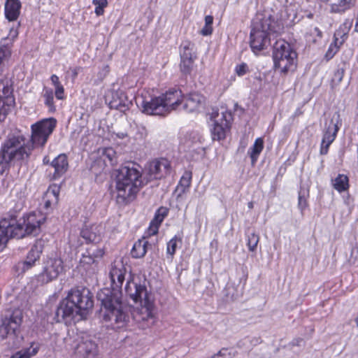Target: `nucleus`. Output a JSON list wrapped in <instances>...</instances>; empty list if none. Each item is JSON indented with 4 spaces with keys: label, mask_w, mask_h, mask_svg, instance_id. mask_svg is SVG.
Returning <instances> with one entry per match:
<instances>
[{
    "label": "nucleus",
    "mask_w": 358,
    "mask_h": 358,
    "mask_svg": "<svg viewBox=\"0 0 358 358\" xmlns=\"http://www.w3.org/2000/svg\"><path fill=\"white\" fill-rule=\"evenodd\" d=\"M94 306L93 296L87 288L72 289L58 306L55 320L57 322H69L76 315L84 317Z\"/></svg>",
    "instance_id": "nucleus-1"
},
{
    "label": "nucleus",
    "mask_w": 358,
    "mask_h": 358,
    "mask_svg": "<svg viewBox=\"0 0 358 358\" xmlns=\"http://www.w3.org/2000/svg\"><path fill=\"white\" fill-rule=\"evenodd\" d=\"M124 290L134 302H140L141 304V307L138 308L133 314L134 319L137 322H142L141 326L142 328L151 327L155 323L154 304L145 285H141L133 278L127 280Z\"/></svg>",
    "instance_id": "nucleus-2"
},
{
    "label": "nucleus",
    "mask_w": 358,
    "mask_h": 358,
    "mask_svg": "<svg viewBox=\"0 0 358 358\" xmlns=\"http://www.w3.org/2000/svg\"><path fill=\"white\" fill-rule=\"evenodd\" d=\"M135 164H128L116 170L115 181L117 198L124 202L132 201L140 188L145 185L144 178Z\"/></svg>",
    "instance_id": "nucleus-3"
},
{
    "label": "nucleus",
    "mask_w": 358,
    "mask_h": 358,
    "mask_svg": "<svg viewBox=\"0 0 358 358\" xmlns=\"http://www.w3.org/2000/svg\"><path fill=\"white\" fill-rule=\"evenodd\" d=\"M32 150V146L26 145L22 136H13L6 140L0 150V173L8 169L15 161L27 159Z\"/></svg>",
    "instance_id": "nucleus-4"
},
{
    "label": "nucleus",
    "mask_w": 358,
    "mask_h": 358,
    "mask_svg": "<svg viewBox=\"0 0 358 358\" xmlns=\"http://www.w3.org/2000/svg\"><path fill=\"white\" fill-rule=\"evenodd\" d=\"M278 31V27L271 15L259 17L257 16L252 22L250 32V47L254 52L264 49L269 43L271 33Z\"/></svg>",
    "instance_id": "nucleus-5"
},
{
    "label": "nucleus",
    "mask_w": 358,
    "mask_h": 358,
    "mask_svg": "<svg viewBox=\"0 0 358 358\" xmlns=\"http://www.w3.org/2000/svg\"><path fill=\"white\" fill-rule=\"evenodd\" d=\"M7 215L9 221H14L10 223L13 231V236L15 238H22L26 235H37L41 231V225L45 221V217L40 212H33L24 216L21 220L17 219L15 212H10Z\"/></svg>",
    "instance_id": "nucleus-6"
},
{
    "label": "nucleus",
    "mask_w": 358,
    "mask_h": 358,
    "mask_svg": "<svg viewBox=\"0 0 358 358\" xmlns=\"http://www.w3.org/2000/svg\"><path fill=\"white\" fill-rule=\"evenodd\" d=\"M274 67L286 74L293 71L296 66L297 54L292 45L285 40H278L273 50Z\"/></svg>",
    "instance_id": "nucleus-7"
},
{
    "label": "nucleus",
    "mask_w": 358,
    "mask_h": 358,
    "mask_svg": "<svg viewBox=\"0 0 358 358\" xmlns=\"http://www.w3.org/2000/svg\"><path fill=\"white\" fill-rule=\"evenodd\" d=\"M97 299L101 302V313L105 320L115 323L125 321L126 315L122 310L121 301L112 291L108 289L101 290L97 294Z\"/></svg>",
    "instance_id": "nucleus-8"
},
{
    "label": "nucleus",
    "mask_w": 358,
    "mask_h": 358,
    "mask_svg": "<svg viewBox=\"0 0 358 358\" xmlns=\"http://www.w3.org/2000/svg\"><path fill=\"white\" fill-rule=\"evenodd\" d=\"M55 118L44 119L31 126L33 146H43L56 127Z\"/></svg>",
    "instance_id": "nucleus-9"
},
{
    "label": "nucleus",
    "mask_w": 358,
    "mask_h": 358,
    "mask_svg": "<svg viewBox=\"0 0 358 358\" xmlns=\"http://www.w3.org/2000/svg\"><path fill=\"white\" fill-rule=\"evenodd\" d=\"M64 266L62 259L58 257L48 258L43 262V269L36 278L41 285L47 284L57 278L63 271Z\"/></svg>",
    "instance_id": "nucleus-10"
},
{
    "label": "nucleus",
    "mask_w": 358,
    "mask_h": 358,
    "mask_svg": "<svg viewBox=\"0 0 358 358\" xmlns=\"http://www.w3.org/2000/svg\"><path fill=\"white\" fill-rule=\"evenodd\" d=\"M210 118L214 122L212 130L213 139L220 141L225 138L226 132L229 129L232 120L231 113L227 110L223 111L220 114L217 111H213Z\"/></svg>",
    "instance_id": "nucleus-11"
},
{
    "label": "nucleus",
    "mask_w": 358,
    "mask_h": 358,
    "mask_svg": "<svg viewBox=\"0 0 358 358\" xmlns=\"http://www.w3.org/2000/svg\"><path fill=\"white\" fill-rule=\"evenodd\" d=\"M23 320L22 309L15 308L2 321L0 331L6 336H17L20 334V326Z\"/></svg>",
    "instance_id": "nucleus-12"
},
{
    "label": "nucleus",
    "mask_w": 358,
    "mask_h": 358,
    "mask_svg": "<svg viewBox=\"0 0 358 358\" xmlns=\"http://www.w3.org/2000/svg\"><path fill=\"white\" fill-rule=\"evenodd\" d=\"M169 162L165 159L151 162L148 166L146 176L144 177L145 184L152 180L161 179L169 173Z\"/></svg>",
    "instance_id": "nucleus-13"
},
{
    "label": "nucleus",
    "mask_w": 358,
    "mask_h": 358,
    "mask_svg": "<svg viewBox=\"0 0 358 358\" xmlns=\"http://www.w3.org/2000/svg\"><path fill=\"white\" fill-rule=\"evenodd\" d=\"M339 115L333 116L329 125L326 129L321 143L320 155H327L330 145L334 142L339 129L338 126Z\"/></svg>",
    "instance_id": "nucleus-14"
},
{
    "label": "nucleus",
    "mask_w": 358,
    "mask_h": 358,
    "mask_svg": "<svg viewBox=\"0 0 358 358\" xmlns=\"http://www.w3.org/2000/svg\"><path fill=\"white\" fill-rule=\"evenodd\" d=\"M163 103L159 96H155L151 98L150 101L143 99L140 106L143 113L150 115L164 116L168 114V112Z\"/></svg>",
    "instance_id": "nucleus-15"
},
{
    "label": "nucleus",
    "mask_w": 358,
    "mask_h": 358,
    "mask_svg": "<svg viewBox=\"0 0 358 358\" xmlns=\"http://www.w3.org/2000/svg\"><path fill=\"white\" fill-rule=\"evenodd\" d=\"M11 89L5 81L0 83V121L6 117L15 103L14 98L11 96Z\"/></svg>",
    "instance_id": "nucleus-16"
},
{
    "label": "nucleus",
    "mask_w": 358,
    "mask_h": 358,
    "mask_svg": "<svg viewBox=\"0 0 358 358\" xmlns=\"http://www.w3.org/2000/svg\"><path fill=\"white\" fill-rule=\"evenodd\" d=\"M74 358H99L97 344L91 340L79 342L74 348Z\"/></svg>",
    "instance_id": "nucleus-17"
},
{
    "label": "nucleus",
    "mask_w": 358,
    "mask_h": 358,
    "mask_svg": "<svg viewBox=\"0 0 358 358\" xmlns=\"http://www.w3.org/2000/svg\"><path fill=\"white\" fill-rule=\"evenodd\" d=\"M80 236L87 244H99L102 240L103 227L96 224L85 225L80 230Z\"/></svg>",
    "instance_id": "nucleus-18"
},
{
    "label": "nucleus",
    "mask_w": 358,
    "mask_h": 358,
    "mask_svg": "<svg viewBox=\"0 0 358 358\" xmlns=\"http://www.w3.org/2000/svg\"><path fill=\"white\" fill-rule=\"evenodd\" d=\"M159 96L163 101V104L167 109L168 113L173 110L178 109V106L182 104V94L178 89H171Z\"/></svg>",
    "instance_id": "nucleus-19"
},
{
    "label": "nucleus",
    "mask_w": 358,
    "mask_h": 358,
    "mask_svg": "<svg viewBox=\"0 0 358 358\" xmlns=\"http://www.w3.org/2000/svg\"><path fill=\"white\" fill-rule=\"evenodd\" d=\"M205 97L199 93H190L186 96H182V109L187 113L198 111L203 106Z\"/></svg>",
    "instance_id": "nucleus-20"
},
{
    "label": "nucleus",
    "mask_w": 358,
    "mask_h": 358,
    "mask_svg": "<svg viewBox=\"0 0 358 358\" xmlns=\"http://www.w3.org/2000/svg\"><path fill=\"white\" fill-rule=\"evenodd\" d=\"M44 248V243L42 240H37L34 245L29 251L26 260L22 263V269L23 271L31 268L34 266L35 263L40 259L41 255L43 252Z\"/></svg>",
    "instance_id": "nucleus-21"
},
{
    "label": "nucleus",
    "mask_w": 358,
    "mask_h": 358,
    "mask_svg": "<svg viewBox=\"0 0 358 358\" xmlns=\"http://www.w3.org/2000/svg\"><path fill=\"white\" fill-rule=\"evenodd\" d=\"M125 274L126 268L122 263L119 262L111 266L109 276L111 280V285L114 290L119 289L122 287L124 281Z\"/></svg>",
    "instance_id": "nucleus-22"
},
{
    "label": "nucleus",
    "mask_w": 358,
    "mask_h": 358,
    "mask_svg": "<svg viewBox=\"0 0 358 358\" xmlns=\"http://www.w3.org/2000/svg\"><path fill=\"white\" fill-rule=\"evenodd\" d=\"M14 221H9L7 219V215H5L0 220V251L6 246L7 243L10 238H15L13 236L12 231L13 229L10 223H14Z\"/></svg>",
    "instance_id": "nucleus-23"
},
{
    "label": "nucleus",
    "mask_w": 358,
    "mask_h": 358,
    "mask_svg": "<svg viewBox=\"0 0 358 358\" xmlns=\"http://www.w3.org/2000/svg\"><path fill=\"white\" fill-rule=\"evenodd\" d=\"M131 102L128 100L126 94L122 91L116 92L113 94V99L110 101V108L118 110L121 112H125L129 109Z\"/></svg>",
    "instance_id": "nucleus-24"
},
{
    "label": "nucleus",
    "mask_w": 358,
    "mask_h": 358,
    "mask_svg": "<svg viewBox=\"0 0 358 358\" xmlns=\"http://www.w3.org/2000/svg\"><path fill=\"white\" fill-rule=\"evenodd\" d=\"M50 165L55 169L54 178L61 177L66 172L69 168L67 156L65 154H60L50 163Z\"/></svg>",
    "instance_id": "nucleus-25"
},
{
    "label": "nucleus",
    "mask_w": 358,
    "mask_h": 358,
    "mask_svg": "<svg viewBox=\"0 0 358 358\" xmlns=\"http://www.w3.org/2000/svg\"><path fill=\"white\" fill-rule=\"evenodd\" d=\"M169 209L166 207H160L155 213V217L151 221L148 228L149 235H155L158 232L159 227L163 222L164 219L167 216Z\"/></svg>",
    "instance_id": "nucleus-26"
},
{
    "label": "nucleus",
    "mask_w": 358,
    "mask_h": 358,
    "mask_svg": "<svg viewBox=\"0 0 358 358\" xmlns=\"http://www.w3.org/2000/svg\"><path fill=\"white\" fill-rule=\"evenodd\" d=\"M21 2L20 0H6L5 3V15L9 21L16 20L20 13Z\"/></svg>",
    "instance_id": "nucleus-27"
},
{
    "label": "nucleus",
    "mask_w": 358,
    "mask_h": 358,
    "mask_svg": "<svg viewBox=\"0 0 358 358\" xmlns=\"http://www.w3.org/2000/svg\"><path fill=\"white\" fill-rule=\"evenodd\" d=\"M5 47L6 46L3 45L2 48H0V83H1L3 80L5 81V83H8V85L11 89L10 96L13 98V96H12L13 89L11 87L10 81L8 80L7 78L2 77L3 73L6 69L5 62L10 57L11 55V51L8 50V49Z\"/></svg>",
    "instance_id": "nucleus-28"
},
{
    "label": "nucleus",
    "mask_w": 358,
    "mask_h": 358,
    "mask_svg": "<svg viewBox=\"0 0 358 358\" xmlns=\"http://www.w3.org/2000/svg\"><path fill=\"white\" fill-rule=\"evenodd\" d=\"M99 261L94 259L86 252L83 253L80 260V266L87 272L94 273L98 269Z\"/></svg>",
    "instance_id": "nucleus-29"
},
{
    "label": "nucleus",
    "mask_w": 358,
    "mask_h": 358,
    "mask_svg": "<svg viewBox=\"0 0 358 358\" xmlns=\"http://www.w3.org/2000/svg\"><path fill=\"white\" fill-rule=\"evenodd\" d=\"M148 246H151V244L144 239L136 241L131 251L132 257L136 259L143 257L147 252Z\"/></svg>",
    "instance_id": "nucleus-30"
},
{
    "label": "nucleus",
    "mask_w": 358,
    "mask_h": 358,
    "mask_svg": "<svg viewBox=\"0 0 358 358\" xmlns=\"http://www.w3.org/2000/svg\"><path fill=\"white\" fill-rule=\"evenodd\" d=\"M180 58H196L195 45L190 41L186 40L182 42L180 46Z\"/></svg>",
    "instance_id": "nucleus-31"
},
{
    "label": "nucleus",
    "mask_w": 358,
    "mask_h": 358,
    "mask_svg": "<svg viewBox=\"0 0 358 358\" xmlns=\"http://www.w3.org/2000/svg\"><path fill=\"white\" fill-rule=\"evenodd\" d=\"M356 0H338L331 6L332 13H344L352 8L355 4Z\"/></svg>",
    "instance_id": "nucleus-32"
},
{
    "label": "nucleus",
    "mask_w": 358,
    "mask_h": 358,
    "mask_svg": "<svg viewBox=\"0 0 358 358\" xmlns=\"http://www.w3.org/2000/svg\"><path fill=\"white\" fill-rule=\"evenodd\" d=\"M39 345L36 343H31L29 348H23L17 352L10 358H30L34 356L38 351Z\"/></svg>",
    "instance_id": "nucleus-33"
},
{
    "label": "nucleus",
    "mask_w": 358,
    "mask_h": 358,
    "mask_svg": "<svg viewBox=\"0 0 358 358\" xmlns=\"http://www.w3.org/2000/svg\"><path fill=\"white\" fill-rule=\"evenodd\" d=\"M264 148V141L262 138L255 140L254 145L249 149L248 154L251 158L252 164H255Z\"/></svg>",
    "instance_id": "nucleus-34"
},
{
    "label": "nucleus",
    "mask_w": 358,
    "mask_h": 358,
    "mask_svg": "<svg viewBox=\"0 0 358 358\" xmlns=\"http://www.w3.org/2000/svg\"><path fill=\"white\" fill-rule=\"evenodd\" d=\"M192 178V172L185 171L183 173L176 188V190L180 192L178 196H180L182 194H185L189 189L191 185Z\"/></svg>",
    "instance_id": "nucleus-35"
},
{
    "label": "nucleus",
    "mask_w": 358,
    "mask_h": 358,
    "mask_svg": "<svg viewBox=\"0 0 358 358\" xmlns=\"http://www.w3.org/2000/svg\"><path fill=\"white\" fill-rule=\"evenodd\" d=\"M332 185L335 189L339 192H344L349 188V179L346 175L338 174L332 181Z\"/></svg>",
    "instance_id": "nucleus-36"
},
{
    "label": "nucleus",
    "mask_w": 358,
    "mask_h": 358,
    "mask_svg": "<svg viewBox=\"0 0 358 358\" xmlns=\"http://www.w3.org/2000/svg\"><path fill=\"white\" fill-rule=\"evenodd\" d=\"M334 42L329 45L324 56L327 61L334 57L336 53L338 51L340 46L344 42V38H342L340 41H338V34L336 33L334 34Z\"/></svg>",
    "instance_id": "nucleus-37"
},
{
    "label": "nucleus",
    "mask_w": 358,
    "mask_h": 358,
    "mask_svg": "<svg viewBox=\"0 0 358 358\" xmlns=\"http://www.w3.org/2000/svg\"><path fill=\"white\" fill-rule=\"evenodd\" d=\"M101 157L103 162L106 164L108 162L110 165L113 166L117 163L116 152L112 148H106L102 150Z\"/></svg>",
    "instance_id": "nucleus-38"
},
{
    "label": "nucleus",
    "mask_w": 358,
    "mask_h": 358,
    "mask_svg": "<svg viewBox=\"0 0 358 358\" xmlns=\"http://www.w3.org/2000/svg\"><path fill=\"white\" fill-rule=\"evenodd\" d=\"M259 241V236L255 231H248L247 232V245L250 252L256 251Z\"/></svg>",
    "instance_id": "nucleus-39"
},
{
    "label": "nucleus",
    "mask_w": 358,
    "mask_h": 358,
    "mask_svg": "<svg viewBox=\"0 0 358 358\" xmlns=\"http://www.w3.org/2000/svg\"><path fill=\"white\" fill-rule=\"evenodd\" d=\"M17 36V29L13 27L10 28L8 36L1 39L0 48H2L3 45H5L6 46V48H8V50L11 51L10 48L12 46V43Z\"/></svg>",
    "instance_id": "nucleus-40"
},
{
    "label": "nucleus",
    "mask_w": 358,
    "mask_h": 358,
    "mask_svg": "<svg viewBox=\"0 0 358 358\" xmlns=\"http://www.w3.org/2000/svg\"><path fill=\"white\" fill-rule=\"evenodd\" d=\"M194 60V58H180V68L183 74L189 75L191 73Z\"/></svg>",
    "instance_id": "nucleus-41"
},
{
    "label": "nucleus",
    "mask_w": 358,
    "mask_h": 358,
    "mask_svg": "<svg viewBox=\"0 0 358 358\" xmlns=\"http://www.w3.org/2000/svg\"><path fill=\"white\" fill-rule=\"evenodd\" d=\"M42 96L45 99V104L48 107L50 110H55L54 106V94L53 91L50 88L44 87Z\"/></svg>",
    "instance_id": "nucleus-42"
},
{
    "label": "nucleus",
    "mask_w": 358,
    "mask_h": 358,
    "mask_svg": "<svg viewBox=\"0 0 358 358\" xmlns=\"http://www.w3.org/2000/svg\"><path fill=\"white\" fill-rule=\"evenodd\" d=\"M58 189H48L46 193V197L48 199L45 201L44 203L45 208L48 209L52 204L57 203L58 201Z\"/></svg>",
    "instance_id": "nucleus-43"
},
{
    "label": "nucleus",
    "mask_w": 358,
    "mask_h": 358,
    "mask_svg": "<svg viewBox=\"0 0 358 358\" xmlns=\"http://www.w3.org/2000/svg\"><path fill=\"white\" fill-rule=\"evenodd\" d=\"M85 252L99 262L104 255L103 248H100L98 244H91V245L87 248Z\"/></svg>",
    "instance_id": "nucleus-44"
},
{
    "label": "nucleus",
    "mask_w": 358,
    "mask_h": 358,
    "mask_svg": "<svg viewBox=\"0 0 358 358\" xmlns=\"http://www.w3.org/2000/svg\"><path fill=\"white\" fill-rule=\"evenodd\" d=\"M308 196V190L301 188L299 192L298 206L301 211H303L308 206L307 197Z\"/></svg>",
    "instance_id": "nucleus-45"
},
{
    "label": "nucleus",
    "mask_w": 358,
    "mask_h": 358,
    "mask_svg": "<svg viewBox=\"0 0 358 358\" xmlns=\"http://www.w3.org/2000/svg\"><path fill=\"white\" fill-rule=\"evenodd\" d=\"M92 3L96 6L94 13L97 16L102 15L104 8L108 6L107 0H93Z\"/></svg>",
    "instance_id": "nucleus-46"
},
{
    "label": "nucleus",
    "mask_w": 358,
    "mask_h": 358,
    "mask_svg": "<svg viewBox=\"0 0 358 358\" xmlns=\"http://www.w3.org/2000/svg\"><path fill=\"white\" fill-rule=\"evenodd\" d=\"M180 241V239L177 236H174L167 243V254L171 256V258L174 255L176 248L178 247V242Z\"/></svg>",
    "instance_id": "nucleus-47"
},
{
    "label": "nucleus",
    "mask_w": 358,
    "mask_h": 358,
    "mask_svg": "<svg viewBox=\"0 0 358 358\" xmlns=\"http://www.w3.org/2000/svg\"><path fill=\"white\" fill-rule=\"evenodd\" d=\"M287 338H281L280 341V345L282 348H289V349H292L294 345H300V343L302 341L301 339L294 338L292 342H289L287 345Z\"/></svg>",
    "instance_id": "nucleus-48"
},
{
    "label": "nucleus",
    "mask_w": 358,
    "mask_h": 358,
    "mask_svg": "<svg viewBox=\"0 0 358 358\" xmlns=\"http://www.w3.org/2000/svg\"><path fill=\"white\" fill-rule=\"evenodd\" d=\"M348 262L350 264H355L358 263V244L356 243L355 246H353L350 251V255L348 258Z\"/></svg>",
    "instance_id": "nucleus-49"
},
{
    "label": "nucleus",
    "mask_w": 358,
    "mask_h": 358,
    "mask_svg": "<svg viewBox=\"0 0 358 358\" xmlns=\"http://www.w3.org/2000/svg\"><path fill=\"white\" fill-rule=\"evenodd\" d=\"M226 295L231 300H235L238 296L235 287L233 285L228 284L226 287Z\"/></svg>",
    "instance_id": "nucleus-50"
},
{
    "label": "nucleus",
    "mask_w": 358,
    "mask_h": 358,
    "mask_svg": "<svg viewBox=\"0 0 358 358\" xmlns=\"http://www.w3.org/2000/svg\"><path fill=\"white\" fill-rule=\"evenodd\" d=\"M344 75V70L343 69H338L336 70L332 78V82L335 84H338L343 80Z\"/></svg>",
    "instance_id": "nucleus-51"
},
{
    "label": "nucleus",
    "mask_w": 358,
    "mask_h": 358,
    "mask_svg": "<svg viewBox=\"0 0 358 358\" xmlns=\"http://www.w3.org/2000/svg\"><path fill=\"white\" fill-rule=\"evenodd\" d=\"M235 71L238 76H243L248 71V66L245 63H242L236 66Z\"/></svg>",
    "instance_id": "nucleus-52"
},
{
    "label": "nucleus",
    "mask_w": 358,
    "mask_h": 358,
    "mask_svg": "<svg viewBox=\"0 0 358 358\" xmlns=\"http://www.w3.org/2000/svg\"><path fill=\"white\" fill-rule=\"evenodd\" d=\"M55 87V96L58 99H64V89L62 85Z\"/></svg>",
    "instance_id": "nucleus-53"
},
{
    "label": "nucleus",
    "mask_w": 358,
    "mask_h": 358,
    "mask_svg": "<svg viewBox=\"0 0 358 358\" xmlns=\"http://www.w3.org/2000/svg\"><path fill=\"white\" fill-rule=\"evenodd\" d=\"M227 350L223 349L220 350L217 354L214 355L210 358H229L230 355L227 354Z\"/></svg>",
    "instance_id": "nucleus-54"
},
{
    "label": "nucleus",
    "mask_w": 358,
    "mask_h": 358,
    "mask_svg": "<svg viewBox=\"0 0 358 358\" xmlns=\"http://www.w3.org/2000/svg\"><path fill=\"white\" fill-rule=\"evenodd\" d=\"M213 32V28L212 26H207L205 25L202 29L201 30V34L203 36H208L210 35Z\"/></svg>",
    "instance_id": "nucleus-55"
},
{
    "label": "nucleus",
    "mask_w": 358,
    "mask_h": 358,
    "mask_svg": "<svg viewBox=\"0 0 358 358\" xmlns=\"http://www.w3.org/2000/svg\"><path fill=\"white\" fill-rule=\"evenodd\" d=\"M50 80L52 83V84L54 85L55 87H57V86H59V85H61V83L59 82V77L56 75H52L51 77H50Z\"/></svg>",
    "instance_id": "nucleus-56"
},
{
    "label": "nucleus",
    "mask_w": 358,
    "mask_h": 358,
    "mask_svg": "<svg viewBox=\"0 0 358 358\" xmlns=\"http://www.w3.org/2000/svg\"><path fill=\"white\" fill-rule=\"evenodd\" d=\"M213 22V17L212 15H206L205 17V25L212 26Z\"/></svg>",
    "instance_id": "nucleus-57"
},
{
    "label": "nucleus",
    "mask_w": 358,
    "mask_h": 358,
    "mask_svg": "<svg viewBox=\"0 0 358 358\" xmlns=\"http://www.w3.org/2000/svg\"><path fill=\"white\" fill-rule=\"evenodd\" d=\"M81 70V68L80 67H76V68H73L71 71H72V80H75V79L76 78V77L78 76V74L79 73V71Z\"/></svg>",
    "instance_id": "nucleus-58"
},
{
    "label": "nucleus",
    "mask_w": 358,
    "mask_h": 358,
    "mask_svg": "<svg viewBox=\"0 0 358 358\" xmlns=\"http://www.w3.org/2000/svg\"><path fill=\"white\" fill-rule=\"evenodd\" d=\"M117 136L120 138H124V137L127 136V134H124V133H118L117 134Z\"/></svg>",
    "instance_id": "nucleus-59"
},
{
    "label": "nucleus",
    "mask_w": 358,
    "mask_h": 358,
    "mask_svg": "<svg viewBox=\"0 0 358 358\" xmlns=\"http://www.w3.org/2000/svg\"><path fill=\"white\" fill-rule=\"evenodd\" d=\"M248 208H249L250 209L253 208V207H254V203H253V202H252V201L249 202V203H248Z\"/></svg>",
    "instance_id": "nucleus-60"
},
{
    "label": "nucleus",
    "mask_w": 358,
    "mask_h": 358,
    "mask_svg": "<svg viewBox=\"0 0 358 358\" xmlns=\"http://www.w3.org/2000/svg\"><path fill=\"white\" fill-rule=\"evenodd\" d=\"M43 163L44 164H48L49 163V160L48 159V157H45L44 159H43Z\"/></svg>",
    "instance_id": "nucleus-61"
},
{
    "label": "nucleus",
    "mask_w": 358,
    "mask_h": 358,
    "mask_svg": "<svg viewBox=\"0 0 358 358\" xmlns=\"http://www.w3.org/2000/svg\"><path fill=\"white\" fill-rule=\"evenodd\" d=\"M315 30L318 32V35H319L320 36H322V33H321V31H320L317 28H315Z\"/></svg>",
    "instance_id": "nucleus-62"
}]
</instances>
